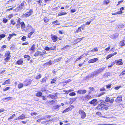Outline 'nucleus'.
I'll return each instance as SVG.
<instances>
[{
	"mask_svg": "<svg viewBox=\"0 0 125 125\" xmlns=\"http://www.w3.org/2000/svg\"><path fill=\"white\" fill-rule=\"evenodd\" d=\"M11 98H12L11 97H7L6 98H3V100H6L7 101L10 100Z\"/></svg>",
	"mask_w": 125,
	"mask_h": 125,
	"instance_id": "nucleus-40",
	"label": "nucleus"
},
{
	"mask_svg": "<svg viewBox=\"0 0 125 125\" xmlns=\"http://www.w3.org/2000/svg\"><path fill=\"white\" fill-rule=\"evenodd\" d=\"M39 55H41V52H39V51H37L34 54V55L35 56H38Z\"/></svg>",
	"mask_w": 125,
	"mask_h": 125,
	"instance_id": "nucleus-28",
	"label": "nucleus"
},
{
	"mask_svg": "<svg viewBox=\"0 0 125 125\" xmlns=\"http://www.w3.org/2000/svg\"><path fill=\"white\" fill-rule=\"evenodd\" d=\"M92 52H97L98 51V50L97 48L96 47L95 48L92 50Z\"/></svg>",
	"mask_w": 125,
	"mask_h": 125,
	"instance_id": "nucleus-52",
	"label": "nucleus"
},
{
	"mask_svg": "<svg viewBox=\"0 0 125 125\" xmlns=\"http://www.w3.org/2000/svg\"><path fill=\"white\" fill-rule=\"evenodd\" d=\"M44 49L47 51H49L50 50V48H49L47 46L45 47L44 48Z\"/></svg>",
	"mask_w": 125,
	"mask_h": 125,
	"instance_id": "nucleus-47",
	"label": "nucleus"
},
{
	"mask_svg": "<svg viewBox=\"0 0 125 125\" xmlns=\"http://www.w3.org/2000/svg\"><path fill=\"white\" fill-rule=\"evenodd\" d=\"M125 75V70L123 71L120 74L119 76H121L122 75Z\"/></svg>",
	"mask_w": 125,
	"mask_h": 125,
	"instance_id": "nucleus-42",
	"label": "nucleus"
},
{
	"mask_svg": "<svg viewBox=\"0 0 125 125\" xmlns=\"http://www.w3.org/2000/svg\"><path fill=\"white\" fill-rule=\"evenodd\" d=\"M122 61V59H120L115 60L114 62L115 63H116L117 65H123V63Z\"/></svg>",
	"mask_w": 125,
	"mask_h": 125,
	"instance_id": "nucleus-8",
	"label": "nucleus"
},
{
	"mask_svg": "<svg viewBox=\"0 0 125 125\" xmlns=\"http://www.w3.org/2000/svg\"><path fill=\"white\" fill-rule=\"evenodd\" d=\"M82 39V38H77V39H75L74 40V41L75 42H76V43H77L78 42L80 41Z\"/></svg>",
	"mask_w": 125,
	"mask_h": 125,
	"instance_id": "nucleus-32",
	"label": "nucleus"
},
{
	"mask_svg": "<svg viewBox=\"0 0 125 125\" xmlns=\"http://www.w3.org/2000/svg\"><path fill=\"white\" fill-rule=\"evenodd\" d=\"M44 22L46 23L48 22L49 20L47 18H44Z\"/></svg>",
	"mask_w": 125,
	"mask_h": 125,
	"instance_id": "nucleus-59",
	"label": "nucleus"
},
{
	"mask_svg": "<svg viewBox=\"0 0 125 125\" xmlns=\"http://www.w3.org/2000/svg\"><path fill=\"white\" fill-rule=\"evenodd\" d=\"M18 65H22L23 63V61L22 60L20 59L18 60L16 62Z\"/></svg>",
	"mask_w": 125,
	"mask_h": 125,
	"instance_id": "nucleus-18",
	"label": "nucleus"
},
{
	"mask_svg": "<svg viewBox=\"0 0 125 125\" xmlns=\"http://www.w3.org/2000/svg\"><path fill=\"white\" fill-rule=\"evenodd\" d=\"M46 79L47 78L46 77H45L42 80V81L41 82V84H42L43 83H46Z\"/></svg>",
	"mask_w": 125,
	"mask_h": 125,
	"instance_id": "nucleus-30",
	"label": "nucleus"
},
{
	"mask_svg": "<svg viewBox=\"0 0 125 125\" xmlns=\"http://www.w3.org/2000/svg\"><path fill=\"white\" fill-rule=\"evenodd\" d=\"M23 84L20 83L18 85V87L20 89L23 87Z\"/></svg>",
	"mask_w": 125,
	"mask_h": 125,
	"instance_id": "nucleus-34",
	"label": "nucleus"
},
{
	"mask_svg": "<svg viewBox=\"0 0 125 125\" xmlns=\"http://www.w3.org/2000/svg\"><path fill=\"white\" fill-rule=\"evenodd\" d=\"M8 19L5 18H4L3 19V22L4 23H6L8 21Z\"/></svg>",
	"mask_w": 125,
	"mask_h": 125,
	"instance_id": "nucleus-55",
	"label": "nucleus"
},
{
	"mask_svg": "<svg viewBox=\"0 0 125 125\" xmlns=\"http://www.w3.org/2000/svg\"><path fill=\"white\" fill-rule=\"evenodd\" d=\"M109 106L108 104L105 102H102L99 104L96 107V109L98 110H101L108 109Z\"/></svg>",
	"mask_w": 125,
	"mask_h": 125,
	"instance_id": "nucleus-1",
	"label": "nucleus"
},
{
	"mask_svg": "<svg viewBox=\"0 0 125 125\" xmlns=\"http://www.w3.org/2000/svg\"><path fill=\"white\" fill-rule=\"evenodd\" d=\"M32 82V80L31 79L26 80L23 83V85L25 86H27L30 84Z\"/></svg>",
	"mask_w": 125,
	"mask_h": 125,
	"instance_id": "nucleus-4",
	"label": "nucleus"
},
{
	"mask_svg": "<svg viewBox=\"0 0 125 125\" xmlns=\"http://www.w3.org/2000/svg\"><path fill=\"white\" fill-rule=\"evenodd\" d=\"M81 31V30L80 29V28L79 27L78 29H77L75 31V32L78 33L80 32Z\"/></svg>",
	"mask_w": 125,
	"mask_h": 125,
	"instance_id": "nucleus-31",
	"label": "nucleus"
},
{
	"mask_svg": "<svg viewBox=\"0 0 125 125\" xmlns=\"http://www.w3.org/2000/svg\"><path fill=\"white\" fill-rule=\"evenodd\" d=\"M62 57H59L58 59H55L54 61L56 62H58L61 60V59H62Z\"/></svg>",
	"mask_w": 125,
	"mask_h": 125,
	"instance_id": "nucleus-46",
	"label": "nucleus"
},
{
	"mask_svg": "<svg viewBox=\"0 0 125 125\" xmlns=\"http://www.w3.org/2000/svg\"><path fill=\"white\" fill-rule=\"evenodd\" d=\"M111 84H108L106 86V88L108 89H109L111 88Z\"/></svg>",
	"mask_w": 125,
	"mask_h": 125,
	"instance_id": "nucleus-56",
	"label": "nucleus"
},
{
	"mask_svg": "<svg viewBox=\"0 0 125 125\" xmlns=\"http://www.w3.org/2000/svg\"><path fill=\"white\" fill-rule=\"evenodd\" d=\"M122 96L121 95H118L116 99L115 100L116 102L117 103H120L122 101Z\"/></svg>",
	"mask_w": 125,
	"mask_h": 125,
	"instance_id": "nucleus-11",
	"label": "nucleus"
},
{
	"mask_svg": "<svg viewBox=\"0 0 125 125\" xmlns=\"http://www.w3.org/2000/svg\"><path fill=\"white\" fill-rule=\"evenodd\" d=\"M66 12H59L58 15L59 16H62V15H65L66 14Z\"/></svg>",
	"mask_w": 125,
	"mask_h": 125,
	"instance_id": "nucleus-27",
	"label": "nucleus"
},
{
	"mask_svg": "<svg viewBox=\"0 0 125 125\" xmlns=\"http://www.w3.org/2000/svg\"><path fill=\"white\" fill-rule=\"evenodd\" d=\"M25 115L23 114H22L18 118V120H23L25 119Z\"/></svg>",
	"mask_w": 125,
	"mask_h": 125,
	"instance_id": "nucleus-17",
	"label": "nucleus"
},
{
	"mask_svg": "<svg viewBox=\"0 0 125 125\" xmlns=\"http://www.w3.org/2000/svg\"><path fill=\"white\" fill-rule=\"evenodd\" d=\"M20 24L21 25V28L22 29H24L26 28L25 27V24L24 23V22L23 21H22L21 23H20Z\"/></svg>",
	"mask_w": 125,
	"mask_h": 125,
	"instance_id": "nucleus-23",
	"label": "nucleus"
},
{
	"mask_svg": "<svg viewBox=\"0 0 125 125\" xmlns=\"http://www.w3.org/2000/svg\"><path fill=\"white\" fill-rule=\"evenodd\" d=\"M98 59L97 58H94L88 61L89 63H93L98 61Z\"/></svg>",
	"mask_w": 125,
	"mask_h": 125,
	"instance_id": "nucleus-12",
	"label": "nucleus"
},
{
	"mask_svg": "<svg viewBox=\"0 0 125 125\" xmlns=\"http://www.w3.org/2000/svg\"><path fill=\"white\" fill-rule=\"evenodd\" d=\"M35 31H31L30 33H29L28 35V37L30 38L31 37V36L33 33Z\"/></svg>",
	"mask_w": 125,
	"mask_h": 125,
	"instance_id": "nucleus-25",
	"label": "nucleus"
},
{
	"mask_svg": "<svg viewBox=\"0 0 125 125\" xmlns=\"http://www.w3.org/2000/svg\"><path fill=\"white\" fill-rule=\"evenodd\" d=\"M79 114L81 115V118L82 119H83L86 116L85 112L83 110H80L79 111Z\"/></svg>",
	"mask_w": 125,
	"mask_h": 125,
	"instance_id": "nucleus-9",
	"label": "nucleus"
},
{
	"mask_svg": "<svg viewBox=\"0 0 125 125\" xmlns=\"http://www.w3.org/2000/svg\"><path fill=\"white\" fill-rule=\"evenodd\" d=\"M10 80L9 79L6 80L4 83L2 84V85H4L6 84H10Z\"/></svg>",
	"mask_w": 125,
	"mask_h": 125,
	"instance_id": "nucleus-21",
	"label": "nucleus"
},
{
	"mask_svg": "<svg viewBox=\"0 0 125 125\" xmlns=\"http://www.w3.org/2000/svg\"><path fill=\"white\" fill-rule=\"evenodd\" d=\"M33 13L32 10L31 9L29 11L27 12L26 13L23 14V16L25 17H28L31 15Z\"/></svg>",
	"mask_w": 125,
	"mask_h": 125,
	"instance_id": "nucleus-5",
	"label": "nucleus"
},
{
	"mask_svg": "<svg viewBox=\"0 0 125 125\" xmlns=\"http://www.w3.org/2000/svg\"><path fill=\"white\" fill-rule=\"evenodd\" d=\"M26 4V2L25 1H23L18 6L16 9L18 10H21L22 9L25 8Z\"/></svg>",
	"mask_w": 125,
	"mask_h": 125,
	"instance_id": "nucleus-2",
	"label": "nucleus"
},
{
	"mask_svg": "<svg viewBox=\"0 0 125 125\" xmlns=\"http://www.w3.org/2000/svg\"><path fill=\"white\" fill-rule=\"evenodd\" d=\"M10 22L13 25H14L16 23V22L13 20H11Z\"/></svg>",
	"mask_w": 125,
	"mask_h": 125,
	"instance_id": "nucleus-49",
	"label": "nucleus"
},
{
	"mask_svg": "<svg viewBox=\"0 0 125 125\" xmlns=\"http://www.w3.org/2000/svg\"><path fill=\"white\" fill-rule=\"evenodd\" d=\"M77 93L79 94H83L86 93V90H78L77 91Z\"/></svg>",
	"mask_w": 125,
	"mask_h": 125,
	"instance_id": "nucleus-14",
	"label": "nucleus"
},
{
	"mask_svg": "<svg viewBox=\"0 0 125 125\" xmlns=\"http://www.w3.org/2000/svg\"><path fill=\"white\" fill-rule=\"evenodd\" d=\"M69 95L70 96H73L75 95L76 94L74 92H73L71 93Z\"/></svg>",
	"mask_w": 125,
	"mask_h": 125,
	"instance_id": "nucleus-48",
	"label": "nucleus"
},
{
	"mask_svg": "<svg viewBox=\"0 0 125 125\" xmlns=\"http://www.w3.org/2000/svg\"><path fill=\"white\" fill-rule=\"evenodd\" d=\"M60 106L59 105H57L53 107V108L54 109H56L57 108H58L60 107Z\"/></svg>",
	"mask_w": 125,
	"mask_h": 125,
	"instance_id": "nucleus-57",
	"label": "nucleus"
},
{
	"mask_svg": "<svg viewBox=\"0 0 125 125\" xmlns=\"http://www.w3.org/2000/svg\"><path fill=\"white\" fill-rule=\"evenodd\" d=\"M24 57L25 58H27L28 61L30 59V56L28 55H24Z\"/></svg>",
	"mask_w": 125,
	"mask_h": 125,
	"instance_id": "nucleus-35",
	"label": "nucleus"
},
{
	"mask_svg": "<svg viewBox=\"0 0 125 125\" xmlns=\"http://www.w3.org/2000/svg\"><path fill=\"white\" fill-rule=\"evenodd\" d=\"M13 16V15L12 14H11L10 15H9L8 16V17L10 19Z\"/></svg>",
	"mask_w": 125,
	"mask_h": 125,
	"instance_id": "nucleus-63",
	"label": "nucleus"
},
{
	"mask_svg": "<svg viewBox=\"0 0 125 125\" xmlns=\"http://www.w3.org/2000/svg\"><path fill=\"white\" fill-rule=\"evenodd\" d=\"M113 124H98V125H114Z\"/></svg>",
	"mask_w": 125,
	"mask_h": 125,
	"instance_id": "nucleus-64",
	"label": "nucleus"
},
{
	"mask_svg": "<svg viewBox=\"0 0 125 125\" xmlns=\"http://www.w3.org/2000/svg\"><path fill=\"white\" fill-rule=\"evenodd\" d=\"M105 68V67H103L99 69H98L97 70L96 72L95 73L96 74H98L100 73L104 70Z\"/></svg>",
	"mask_w": 125,
	"mask_h": 125,
	"instance_id": "nucleus-13",
	"label": "nucleus"
},
{
	"mask_svg": "<svg viewBox=\"0 0 125 125\" xmlns=\"http://www.w3.org/2000/svg\"><path fill=\"white\" fill-rule=\"evenodd\" d=\"M114 100L113 98H112L110 100V98L109 97L106 98L105 101L106 102H109L111 104H112L114 101Z\"/></svg>",
	"mask_w": 125,
	"mask_h": 125,
	"instance_id": "nucleus-10",
	"label": "nucleus"
},
{
	"mask_svg": "<svg viewBox=\"0 0 125 125\" xmlns=\"http://www.w3.org/2000/svg\"><path fill=\"white\" fill-rule=\"evenodd\" d=\"M52 64V61L51 60H50L48 62H47L46 63H45L44 64V65H51Z\"/></svg>",
	"mask_w": 125,
	"mask_h": 125,
	"instance_id": "nucleus-24",
	"label": "nucleus"
},
{
	"mask_svg": "<svg viewBox=\"0 0 125 125\" xmlns=\"http://www.w3.org/2000/svg\"><path fill=\"white\" fill-rule=\"evenodd\" d=\"M10 53L8 52L7 53H5L4 56L5 57H11V56L10 55Z\"/></svg>",
	"mask_w": 125,
	"mask_h": 125,
	"instance_id": "nucleus-29",
	"label": "nucleus"
},
{
	"mask_svg": "<svg viewBox=\"0 0 125 125\" xmlns=\"http://www.w3.org/2000/svg\"><path fill=\"white\" fill-rule=\"evenodd\" d=\"M35 44H33L32 46L31 47V50L33 51H34L35 48Z\"/></svg>",
	"mask_w": 125,
	"mask_h": 125,
	"instance_id": "nucleus-41",
	"label": "nucleus"
},
{
	"mask_svg": "<svg viewBox=\"0 0 125 125\" xmlns=\"http://www.w3.org/2000/svg\"><path fill=\"white\" fill-rule=\"evenodd\" d=\"M49 97L51 98L52 99L55 98L56 97L55 96L53 95L52 94H50L49 96Z\"/></svg>",
	"mask_w": 125,
	"mask_h": 125,
	"instance_id": "nucleus-36",
	"label": "nucleus"
},
{
	"mask_svg": "<svg viewBox=\"0 0 125 125\" xmlns=\"http://www.w3.org/2000/svg\"><path fill=\"white\" fill-rule=\"evenodd\" d=\"M124 41V40H123L122 41L120 42L119 43V46L121 47L124 46L125 45Z\"/></svg>",
	"mask_w": 125,
	"mask_h": 125,
	"instance_id": "nucleus-20",
	"label": "nucleus"
},
{
	"mask_svg": "<svg viewBox=\"0 0 125 125\" xmlns=\"http://www.w3.org/2000/svg\"><path fill=\"white\" fill-rule=\"evenodd\" d=\"M96 115L98 116H99L100 117H103L104 118H106L104 116H103L101 113L99 111H98L96 112Z\"/></svg>",
	"mask_w": 125,
	"mask_h": 125,
	"instance_id": "nucleus-16",
	"label": "nucleus"
},
{
	"mask_svg": "<svg viewBox=\"0 0 125 125\" xmlns=\"http://www.w3.org/2000/svg\"><path fill=\"white\" fill-rule=\"evenodd\" d=\"M97 100L96 99H94L90 101L89 103L91 104H93L94 106H95L97 104Z\"/></svg>",
	"mask_w": 125,
	"mask_h": 125,
	"instance_id": "nucleus-6",
	"label": "nucleus"
},
{
	"mask_svg": "<svg viewBox=\"0 0 125 125\" xmlns=\"http://www.w3.org/2000/svg\"><path fill=\"white\" fill-rule=\"evenodd\" d=\"M10 87H7L5 88L4 89H3V91H7V90L9 89H10Z\"/></svg>",
	"mask_w": 125,
	"mask_h": 125,
	"instance_id": "nucleus-53",
	"label": "nucleus"
},
{
	"mask_svg": "<svg viewBox=\"0 0 125 125\" xmlns=\"http://www.w3.org/2000/svg\"><path fill=\"white\" fill-rule=\"evenodd\" d=\"M46 52L44 51L42 52H41V55H43L45 53H46Z\"/></svg>",
	"mask_w": 125,
	"mask_h": 125,
	"instance_id": "nucleus-62",
	"label": "nucleus"
},
{
	"mask_svg": "<svg viewBox=\"0 0 125 125\" xmlns=\"http://www.w3.org/2000/svg\"><path fill=\"white\" fill-rule=\"evenodd\" d=\"M42 93L40 92H38L36 94V95L37 96L40 97L42 96Z\"/></svg>",
	"mask_w": 125,
	"mask_h": 125,
	"instance_id": "nucleus-26",
	"label": "nucleus"
},
{
	"mask_svg": "<svg viewBox=\"0 0 125 125\" xmlns=\"http://www.w3.org/2000/svg\"><path fill=\"white\" fill-rule=\"evenodd\" d=\"M42 76V75L41 74H40L37 76L36 77V78L37 79H38L40 78Z\"/></svg>",
	"mask_w": 125,
	"mask_h": 125,
	"instance_id": "nucleus-51",
	"label": "nucleus"
},
{
	"mask_svg": "<svg viewBox=\"0 0 125 125\" xmlns=\"http://www.w3.org/2000/svg\"><path fill=\"white\" fill-rule=\"evenodd\" d=\"M92 97L89 95L86 96V100L92 98Z\"/></svg>",
	"mask_w": 125,
	"mask_h": 125,
	"instance_id": "nucleus-60",
	"label": "nucleus"
},
{
	"mask_svg": "<svg viewBox=\"0 0 125 125\" xmlns=\"http://www.w3.org/2000/svg\"><path fill=\"white\" fill-rule=\"evenodd\" d=\"M26 38V37L25 36H23L21 38V40L23 41H24Z\"/></svg>",
	"mask_w": 125,
	"mask_h": 125,
	"instance_id": "nucleus-61",
	"label": "nucleus"
},
{
	"mask_svg": "<svg viewBox=\"0 0 125 125\" xmlns=\"http://www.w3.org/2000/svg\"><path fill=\"white\" fill-rule=\"evenodd\" d=\"M15 116V114H13L11 116L10 118H8V121H10V119H12Z\"/></svg>",
	"mask_w": 125,
	"mask_h": 125,
	"instance_id": "nucleus-33",
	"label": "nucleus"
},
{
	"mask_svg": "<svg viewBox=\"0 0 125 125\" xmlns=\"http://www.w3.org/2000/svg\"><path fill=\"white\" fill-rule=\"evenodd\" d=\"M57 101L55 99H54L53 100H52V101H49V102L50 103L53 104L54 103L57 102Z\"/></svg>",
	"mask_w": 125,
	"mask_h": 125,
	"instance_id": "nucleus-37",
	"label": "nucleus"
},
{
	"mask_svg": "<svg viewBox=\"0 0 125 125\" xmlns=\"http://www.w3.org/2000/svg\"><path fill=\"white\" fill-rule=\"evenodd\" d=\"M51 37L53 42H55L57 41L58 39V37L56 35L52 34L51 35Z\"/></svg>",
	"mask_w": 125,
	"mask_h": 125,
	"instance_id": "nucleus-7",
	"label": "nucleus"
},
{
	"mask_svg": "<svg viewBox=\"0 0 125 125\" xmlns=\"http://www.w3.org/2000/svg\"><path fill=\"white\" fill-rule=\"evenodd\" d=\"M52 24H54V25H60V23H59L58 21L56 20L52 22Z\"/></svg>",
	"mask_w": 125,
	"mask_h": 125,
	"instance_id": "nucleus-19",
	"label": "nucleus"
},
{
	"mask_svg": "<svg viewBox=\"0 0 125 125\" xmlns=\"http://www.w3.org/2000/svg\"><path fill=\"white\" fill-rule=\"evenodd\" d=\"M115 64V63L114 62H112L111 63V64L109 65L108 66V68H110L112 67L113 65Z\"/></svg>",
	"mask_w": 125,
	"mask_h": 125,
	"instance_id": "nucleus-39",
	"label": "nucleus"
},
{
	"mask_svg": "<svg viewBox=\"0 0 125 125\" xmlns=\"http://www.w3.org/2000/svg\"><path fill=\"white\" fill-rule=\"evenodd\" d=\"M11 57H6L4 59V60L6 62H8L10 59Z\"/></svg>",
	"mask_w": 125,
	"mask_h": 125,
	"instance_id": "nucleus-45",
	"label": "nucleus"
},
{
	"mask_svg": "<svg viewBox=\"0 0 125 125\" xmlns=\"http://www.w3.org/2000/svg\"><path fill=\"white\" fill-rule=\"evenodd\" d=\"M56 48V46H54L50 47V50H54Z\"/></svg>",
	"mask_w": 125,
	"mask_h": 125,
	"instance_id": "nucleus-54",
	"label": "nucleus"
},
{
	"mask_svg": "<svg viewBox=\"0 0 125 125\" xmlns=\"http://www.w3.org/2000/svg\"><path fill=\"white\" fill-rule=\"evenodd\" d=\"M24 30L27 32L35 31V29L32 27L31 25L29 24L27 25Z\"/></svg>",
	"mask_w": 125,
	"mask_h": 125,
	"instance_id": "nucleus-3",
	"label": "nucleus"
},
{
	"mask_svg": "<svg viewBox=\"0 0 125 125\" xmlns=\"http://www.w3.org/2000/svg\"><path fill=\"white\" fill-rule=\"evenodd\" d=\"M17 34L15 33H13L12 34H9V36L8 37V40L9 41H10V39L12 37L14 36H15Z\"/></svg>",
	"mask_w": 125,
	"mask_h": 125,
	"instance_id": "nucleus-15",
	"label": "nucleus"
},
{
	"mask_svg": "<svg viewBox=\"0 0 125 125\" xmlns=\"http://www.w3.org/2000/svg\"><path fill=\"white\" fill-rule=\"evenodd\" d=\"M70 110V109L69 108H66L65 110H64L63 112V113H64L66 112H68Z\"/></svg>",
	"mask_w": 125,
	"mask_h": 125,
	"instance_id": "nucleus-43",
	"label": "nucleus"
},
{
	"mask_svg": "<svg viewBox=\"0 0 125 125\" xmlns=\"http://www.w3.org/2000/svg\"><path fill=\"white\" fill-rule=\"evenodd\" d=\"M124 10V8L123 7H122L120 9V11H119L118 12L120 14H122L123 13V12L122 11V10Z\"/></svg>",
	"mask_w": 125,
	"mask_h": 125,
	"instance_id": "nucleus-44",
	"label": "nucleus"
},
{
	"mask_svg": "<svg viewBox=\"0 0 125 125\" xmlns=\"http://www.w3.org/2000/svg\"><path fill=\"white\" fill-rule=\"evenodd\" d=\"M64 92H65L67 94H68V93H69V92H71V91H73V90H71V89H70V90H69L68 91H67V90H64Z\"/></svg>",
	"mask_w": 125,
	"mask_h": 125,
	"instance_id": "nucleus-38",
	"label": "nucleus"
},
{
	"mask_svg": "<svg viewBox=\"0 0 125 125\" xmlns=\"http://www.w3.org/2000/svg\"><path fill=\"white\" fill-rule=\"evenodd\" d=\"M110 2V0H104L103 2V4L104 5H107Z\"/></svg>",
	"mask_w": 125,
	"mask_h": 125,
	"instance_id": "nucleus-22",
	"label": "nucleus"
},
{
	"mask_svg": "<svg viewBox=\"0 0 125 125\" xmlns=\"http://www.w3.org/2000/svg\"><path fill=\"white\" fill-rule=\"evenodd\" d=\"M83 56H80L79 57L77 58L76 59V60L75 61V62L78 61V60H79Z\"/></svg>",
	"mask_w": 125,
	"mask_h": 125,
	"instance_id": "nucleus-58",
	"label": "nucleus"
},
{
	"mask_svg": "<svg viewBox=\"0 0 125 125\" xmlns=\"http://www.w3.org/2000/svg\"><path fill=\"white\" fill-rule=\"evenodd\" d=\"M112 57L111 54L108 55L106 57V58L107 60L108 59Z\"/></svg>",
	"mask_w": 125,
	"mask_h": 125,
	"instance_id": "nucleus-50",
	"label": "nucleus"
}]
</instances>
